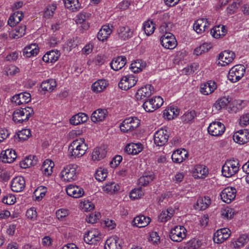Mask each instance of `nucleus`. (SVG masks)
Listing matches in <instances>:
<instances>
[{"instance_id":"nucleus-40","label":"nucleus","mask_w":249,"mask_h":249,"mask_svg":"<svg viewBox=\"0 0 249 249\" xmlns=\"http://www.w3.org/2000/svg\"><path fill=\"white\" fill-rule=\"evenodd\" d=\"M107 151L104 147H96L94 149L91 158L93 160H100L104 158L106 155Z\"/></svg>"},{"instance_id":"nucleus-4","label":"nucleus","mask_w":249,"mask_h":249,"mask_svg":"<svg viewBox=\"0 0 249 249\" xmlns=\"http://www.w3.org/2000/svg\"><path fill=\"white\" fill-rule=\"evenodd\" d=\"M34 114V110L30 107L16 109L13 114V120L17 124H21L27 121Z\"/></svg>"},{"instance_id":"nucleus-16","label":"nucleus","mask_w":249,"mask_h":249,"mask_svg":"<svg viewBox=\"0 0 249 249\" xmlns=\"http://www.w3.org/2000/svg\"><path fill=\"white\" fill-rule=\"evenodd\" d=\"M236 189L232 187H227L221 193V199L227 203H231L236 196Z\"/></svg>"},{"instance_id":"nucleus-32","label":"nucleus","mask_w":249,"mask_h":249,"mask_svg":"<svg viewBox=\"0 0 249 249\" xmlns=\"http://www.w3.org/2000/svg\"><path fill=\"white\" fill-rule=\"evenodd\" d=\"M107 115V111L106 109H98L91 114V120L94 122H102L105 120Z\"/></svg>"},{"instance_id":"nucleus-46","label":"nucleus","mask_w":249,"mask_h":249,"mask_svg":"<svg viewBox=\"0 0 249 249\" xmlns=\"http://www.w3.org/2000/svg\"><path fill=\"white\" fill-rule=\"evenodd\" d=\"M54 165V164L52 160L48 159L46 160L41 166V170L44 175H51L53 173V168Z\"/></svg>"},{"instance_id":"nucleus-9","label":"nucleus","mask_w":249,"mask_h":249,"mask_svg":"<svg viewBox=\"0 0 249 249\" xmlns=\"http://www.w3.org/2000/svg\"><path fill=\"white\" fill-rule=\"evenodd\" d=\"M187 231L181 226H177L172 229L169 234L170 239L174 242L182 241L186 236Z\"/></svg>"},{"instance_id":"nucleus-45","label":"nucleus","mask_w":249,"mask_h":249,"mask_svg":"<svg viewBox=\"0 0 249 249\" xmlns=\"http://www.w3.org/2000/svg\"><path fill=\"white\" fill-rule=\"evenodd\" d=\"M59 55L58 51H51L44 55L42 60L46 63H53L57 60Z\"/></svg>"},{"instance_id":"nucleus-6","label":"nucleus","mask_w":249,"mask_h":249,"mask_svg":"<svg viewBox=\"0 0 249 249\" xmlns=\"http://www.w3.org/2000/svg\"><path fill=\"white\" fill-rule=\"evenodd\" d=\"M163 103V100L160 96H155L145 100L142 107L146 112H151L160 107Z\"/></svg>"},{"instance_id":"nucleus-19","label":"nucleus","mask_w":249,"mask_h":249,"mask_svg":"<svg viewBox=\"0 0 249 249\" xmlns=\"http://www.w3.org/2000/svg\"><path fill=\"white\" fill-rule=\"evenodd\" d=\"M216 88V83L213 81L209 80L200 85L199 91L201 94L208 95L213 92Z\"/></svg>"},{"instance_id":"nucleus-11","label":"nucleus","mask_w":249,"mask_h":249,"mask_svg":"<svg viewBox=\"0 0 249 249\" xmlns=\"http://www.w3.org/2000/svg\"><path fill=\"white\" fill-rule=\"evenodd\" d=\"M161 45L166 49H173L177 45L175 36L171 33H166L162 35L160 38Z\"/></svg>"},{"instance_id":"nucleus-21","label":"nucleus","mask_w":249,"mask_h":249,"mask_svg":"<svg viewBox=\"0 0 249 249\" xmlns=\"http://www.w3.org/2000/svg\"><path fill=\"white\" fill-rule=\"evenodd\" d=\"M31 100V95L27 92H21L15 95L12 98V102L17 105L29 103Z\"/></svg>"},{"instance_id":"nucleus-58","label":"nucleus","mask_w":249,"mask_h":249,"mask_svg":"<svg viewBox=\"0 0 249 249\" xmlns=\"http://www.w3.org/2000/svg\"><path fill=\"white\" fill-rule=\"evenodd\" d=\"M234 212L231 208L227 207L223 209L221 211V215L222 217L226 219H231L234 215Z\"/></svg>"},{"instance_id":"nucleus-47","label":"nucleus","mask_w":249,"mask_h":249,"mask_svg":"<svg viewBox=\"0 0 249 249\" xmlns=\"http://www.w3.org/2000/svg\"><path fill=\"white\" fill-rule=\"evenodd\" d=\"M37 162V158L34 155H30L22 160L20 163V166L23 168H26L30 166H34Z\"/></svg>"},{"instance_id":"nucleus-55","label":"nucleus","mask_w":249,"mask_h":249,"mask_svg":"<svg viewBox=\"0 0 249 249\" xmlns=\"http://www.w3.org/2000/svg\"><path fill=\"white\" fill-rule=\"evenodd\" d=\"M47 192V188L42 186L38 187L34 193L36 200H41L45 195Z\"/></svg>"},{"instance_id":"nucleus-49","label":"nucleus","mask_w":249,"mask_h":249,"mask_svg":"<svg viewBox=\"0 0 249 249\" xmlns=\"http://www.w3.org/2000/svg\"><path fill=\"white\" fill-rule=\"evenodd\" d=\"M26 26L25 25L16 27L14 31L10 33V37L12 38H18L22 37L25 33Z\"/></svg>"},{"instance_id":"nucleus-43","label":"nucleus","mask_w":249,"mask_h":249,"mask_svg":"<svg viewBox=\"0 0 249 249\" xmlns=\"http://www.w3.org/2000/svg\"><path fill=\"white\" fill-rule=\"evenodd\" d=\"M174 213L175 211L172 208L162 211L158 217L159 220L161 222H166L171 219L174 215Z\"/></svg>"},{"instance_id":"nucleus-37","label":"nucleus","mask_w":249,"mask_h":249,"mask_svg":"<svg viewBox=\"0 0 249 249\" xmlns=\"http://www.w3.org/2000/svg\"><path fill=\"white\" fill-rule=\"evenodd\" d=\"M23 17V14L22 12L19 11L15 12L10 17L8 20V24L11 27L15 26L21 20Z\"/></svg>"},{"instance_id":"nucleus-17","label":"nucleus","mask_w":249,"mask_h":249,"mask_svg":"<svg viewBox=\"0 0 249 249\" xmlns=\"http://www.w3.org/2000/svg\"><path fill=\"white\" fill-rule=\"evenodd\" d=\"M234 57L235 54L233 52L225 51L218 55V60H219L218 64L222 66H225L231 63Z\"/></svg>"},{"instance_id":"nucleus-20","label":"nucleus","mask_w":249,"mask_h":249,"mask_svg":"<svg viewBox=\"0 0 249 249\" xmlns=\"http://www.w3.org/2000/svg\"><path fill=\"white\" fill-rule=\"evenodd\" d=\"M230 230L228 228L218 230L214 234L213 241L217 244L222 243L227 239L230 235Z\"/></svg>"},{"instance_id":"nucleus-8","label":"nucleus","mask_w":249,"mask_h":249,"mask_svg":"<svg viewBox=\"0 0 249 249\" xmlns=\"http://www.w3.org/2000/svg\"><path fill=\"white\" fill-rule=\"evenodd\" d=\"M140 124V120L136 117L126 118L120 125L121 131L127 132L133 131L137 128Z\"/></svg>"},{"instance_id":"nucleus-56","label":"nucleus","mask_w":249,"mask_h":249,"mask_svg":"<svg viewBox=\"0 0 249 249\" xmlns=\"http://www.w3.org/2000/svg\"><path fill=\"white\" fill-rule=\"evenodd\" d=\"M107 169L100 168L98 169L95 175V178L99 181L104 180L107 178Z\"/></svg>"},{"instance_id":"nucleus-3","label":"nucleus","mask_w":249,"mask_h":249,"mask_svg":"<svg viewBox=\"0 0 249 249\" xmlns=\"http://www.w3.org/2000/svg\"><path fill=\"white\" fill-rule=\"evenodd\" d=\"M239 162L237 160H227L222 168V175L230 178L235 175L239 170Z\"/></svg>"},{"instance_id":"nucleus-59","label":"nucleus","mask_w":249,"mask_h":249,"mask_svg":"<svg viewBox=\"0 0 249 249\" xmlns=\"http://www.w3.org/2000/svg\"><path fill=\"white\" fill-rule=\"evenodd\" d=\"M31 135L30 130L28 129H22L17 134L18 138L21 141L27 140Z\"/></svg>"},{"instance_id":"nucleus-39","label":"nucleus","mask_w":249,"mask_h":249,"mask_svg":"<svg viewBox=\"0 0 249 249\" xmlns=\"http://www.w3.org/2000/svg\"><path fill=\"white\" fill-rule=\"evenodd\" d=\"M56 83L54 79H50L43 81L40 86L42 90L51 92L56 87Z\"/></svg>"},{"instance_id":"nucleus-7","label":"nucleus","mask_w":249,"mask_h":249,"mask_svg":"<svg viewBox=\"0 0 249 249\" xmlns=\"http://www.w3.org/2000/svg\"><path fill=\"white\" fill-rule=\"evenodd\" d=\"M245 72V66L243 65H237L233 66L229 71L228 78L231 82L235 83L243 77Z\"/></svg>"},{"instance_id":"nucleus-12","label":"nucleus","mask_w":249,"mask_h":249,"mask_svg":"<svg viewBox=\"0 0 249 249\" xmlns=\"http://www.w3.org/2000/svg\"><path fill=\"white\" fill-rule=\"evenodd\" d=\"M101 239V234L96 229H91L85 234L84 241L90 245L96 244Z\"/></svg>"},{"instance_id":"nucleus-48","label":"nucleus","mask_w":249,"mask_h":249,"mask_svg":"<svg viewBox=\"0 0 249 249\" xmlns=\"http://www.w3.org/2000/svg\"><path fill=\"white\" fill-rule=\"evenodd\" d=\"M211 204V199L208 196L199 198L196 202V209L205 210Z\"/></svg>"},{"instance_id":"nucleus-35","label":"nucleus","mask_w":249,"mask_h":249,"mask_svg":"<svg viewBox=\"0 0 249 249\" xmlns=\"http://www.w3.org/2000/svg\"><path fill=\"white\" fill-rule=\"evenodd\" d=\"M88 119V115L84 113H80L73 115L70 120L71 124L76 125L86 122Z\"/></svg>"},{"instance_id":"nucleus-1","label":"nucleus","mask_w":249,"mask_h":249,"mask_svg":"<svg viewBox=\"0 0 249 249\" xmlns=\"http://www.w3.org/2000/svg\"><path fill=\"white\" fill-rule=\"evenodd\" d=\"M88 149V146L85 142L84 138L74 140L69 146V155L73 158H80L83 156Z\"/></svg>"},{"instance_id":"nucleus-64","label":"nucleus","mask_w":249,"mask_h":249,"mask_svg":"<svg viewBox=\"0 0 249 249\" xmlns=\"http://www.w3.org/2000/svg\"><path fill=\"white\" fill-rule=\"evenodd\" d=\"M100 217V213H91L87 216L86 221L89 223H94L97 219Z\"/></svg>"},{"instance_id":"nucleus-33","label":"nucleus","mask_w":249,"mask_h":249,"mask_svg":"<svg viewBox=\"0 0 249 249\" xmlns=\"http://www.w3.org/2000/svg\"><path fill=\"white\" fill-rule=\"evenodd\" d=\"M38 51L37 46L36 44H32L24 48L23 55L26 57H31L36 55Z\"/></svg>"},{"instance_id":"nucleus-51","label":"nucleus","mask_w":249,"mask_h":249,"mask_svg":"<svg viewBox=\"0 0 249 249\" xmlns=\"http://www.w3.org/2000/svg\"><path fill=\"white\" fill-rule=\"evenodd\" d=\"M120 187L119 185L114 182L108 183L103 187V190L104 192L110 194L115 193L118 191Z\"/></svg>"},{"instance_id":"nucleus-28","label":"nucleus","mask_w":249,"mask_h":249,"mask_svg":"<svg viewBox=\"0 0 249 249\" xmlns=\"http://www.w3.org/2000/svg\"><path fill=\"white\" fill-rule=\"evenodd\" d=\"M143 146L141 143H130L126 145L124 150L128 154L137 155L141 152Z\"/></svg>"},{"instance_id":"nucleus-44","label":"nucleus","mask_w":249,"mask_h":249,"mask_svg":"<svg viewBox=\"0 0 249 249\" xmlns=\"http://www.w3.org/2000/svg\"><path fill=\"white\" fill-rule=\"evenodd\" d=\"M65 6L71 12H77L81 8L78 0H63Z\"/></svg>"},{"instance_id":"nucleus-42","label":"nucleus","mask_w":249,"mask_h":249,"mask_svg":"<svg viewBox=\"0 0 249 249\" xmlns=\"http://www.w3.org/2000/svg\"><path fill=\"white\" fill-rule=\"evenodd\" d=\"M154 175L152 173H144L138 179V183L141 186H146L154 179Z\"/></svg>"},{"instance_id":"nucleus-34","label":"nucleus","mask_w":249,"mask_h":249,"mask_svg":"<svg viewBox=\"0 0 249 249\" xmlns=\"http://www.w3.org/2000/svg\"><path fill=\"white\" fill-rule=\"evenodd\" d=\"M150 222V218L143 215L136 216L133 221L134 226H136L139 228H142L146 226Z\"/></svg>"},{"instance_id":"nucleus-38","label":"nucleus","mask_w":249,"mask_h":249,"mask_svg":"<svg viewBox=\"0 0 249 249\" xmlns=\"http://www.w3.org/2000/svg\"><path fill=\"white\" fill-rule=\"evenodd\" d=\"M107 85V82L106 80L99 79L92 84L91 89L94 92L98 93L103 91Z\"/></svg>"},{"instance_id":"nucleus-2","label":"nucleus","mask_w":249,"mask_h":249,"mask_svg":"<svg viewBox=\"0 0 249 249\" xmlns=\"http://www.w3.org/2000/svg\"><path fill=\"white\" fill-rule=\"evenodd\" d=\"M78 166L75 164L66 165L61 172V178L65 181L71 182L77 178Z\"/></svg>"},{"instance_id":"nucleus-62","label":"nucleus","mask_w":249,"mask_h":249,"mask_svg":"<svg viewBox=\"0 0 249 249\" xmlns=\"http://www.w3.org/2000/svg\"><path fill=\"white\" fill-rule=\"evenodd\" d=\"M27 217L33 221H35L37 219V213L35 208L32 207L28 209L26 213Z\"/></svg>"},{"instance_id":"nucleus-24","label":"nucleus","mask_w":249,"mask_h":249,"mask_svg":"<svg viewBox=\"0 0 249 249\" xmlns=\"http://www.w3.org/2000/svg\"><path fill=\"white\" fill-rule=\"evenodd\" d=\"M188 152L184 149H177L172 155L173 162L179 163L188 158Z\"/></svg>"},{"instance_id":"nucleus-5","label":"nucleus","mask_w":249,"mask_h":249,"mask_svg":"<svg viewBox=\"0 0 249 249\" xmlns=\"http://www.w3.org/2000/svg\"><path fill=\"white\" fill-rule=\"evenodd\" d=\"M157 22L160 25V32L163 34L170 33L173 28V23L170 21V16L168 13H164L160 16Z\"/></svg>"},{"instance_id":"nucleus-23","label":"nucleus","mask_w":249,"mask_h":249,"mask_svg":"<svg viewBox=\"0 0 249 249\" xmlns=\"http://www.w3.org/2000/svg\"><path fill=\"white\" fill-rule=\"evenodd\" d=\"M121 240L117 236L108 238L106 242L105 249H121Z\"/></svg>"},{"instance_id":"nucleus-54","label":"nucleus","mask_w":249,"mask_h":249,"mask_svg":"<svg viewBox=\"0 0 249 249\" xmlns=\"http://www.w3.org/2000/svg\"><path fill=\"white\" fill-rule=\"evenodd\" d=\"M211 48L212 45L210 43H204L198 47L196 48L195 49L194 53L196 55H199L207 52Z\"/></svg>"},{"instance_id":"nucleus-50","label":"nucleus","mask_w":249,"mask_h":249,"mask_svg":"<svg viewBox=\"0 0 249 249\" xmlns=\"http://www.w3.org/2000/svg\"><path fill=\"white\" fill-rule=\"evenodd\" d=\"M249 237L246 234L241 235L236 241L232 243V247L235 249H240L248 242Z\"/></svg>"},{"instance_id":"nucleus-18","label":"nucleus","mask_w":249,"mask_h":249,"mask_svg":"<svg viewBox=\"0 0 249 249\" xmlns=\"http://www.w3.org/2000/svg\"><path fill=\"white\" fill-rule=\"evenodd\" d=\"M25 187V181L21 176L16 177L14 178L11 182L12 190L15 192H22Z\"/></svg>"},{"instance_id":"nucleus-15","label":"nucleus","mask_w":249,"mask_h":249,"mask_svg":"<svg viewBox=\"0 0 249 249\" xmlns=\"http://www.w3.org/2000/svg\"><path fill=\"white\" fill-rule=\"evenodd\" d=\"M154 93V88L151 85H146L138 89L136 98L138 100H143L149 97Z\"/></svg>"},{"instance_id":"nucleus-52","label":"nucleus","mask_w":249,"mask_h":249,"mask_svg":"<svg viewBox=\"0 0 249 249\" xmlns=\"http://www.w3.org/2000/svg\"><path fill=\"white\" fill-rule=\"evenodd\" d=\"M155 27L152 21L148 20L143 24V29L147 36L152 35L155 31Z\"/></svg>"},{"instance_id":"nucleus-60","label":"nucleus","mask_w":249,"mask_h":249,"mask_svg":"<svg viewBox=\"0 0 249 249\" xmlns=\"http://www.w3.org/2000/svg\"><path fill=\"white\" fill-rule=\"evenodd\" d=\"M56 8V6L55 4L49 5L46 9L44 13V16L46 18H50L53 16L54 11Z\"/></svg>"},{"instance_id":"nucleus-10","label":"nucleus","mask_w":249,"mask_h":249,"mask_svg":"<svg viewBox=\"0 0 249 249\" xmlns=\"http://www.w3.org/2000/svg\"><path fill=\"white\" fill-rule=\"evenodd\" d=\"M169 136V132L166 129L160 128L154 134V142L157 146H162L167 142Z\"/></svg>"},{"instance_id":"nucleus-57","label":"nucleus","mask_w":249,"mask_h":249,"mask_svg":"<svg viewBox=\"0 0 249 249\" xmlns=\"http://www.w3.org/2000/svg\"><path fill=\"white\" fill-rule=\"evenodd\" d=\"M144 195V193L141 188L132 190L129 194L131 199H136L141 198Z\"/></svg>"},{"instance_id":"nucleus-63","label":"nucleus","mask_w":249,"mask_h":249,"mask_svg":"<svg viewBox=\"0 0 249 249\" xmlns=\"http://www.w3.org/2000/svg\"><path fill=\"white\" fill-rule=\"evenodd\" d=\"M16 197L13 195L7 194L3 196L2 201L3 203L12 205L16 202Z\"/></svg>"},{"instance_id":"nucleus-29","label":"nucleus","mask_w":249,"mask_h":249,"mask_svg":"<svg viewBox=\"0 0 249 249\" xmlns=\"http://www.w3.org/2000/svg\"><path fill=\"white\" fill-rule=\"evenodd\" d=\"M208 174V169L206 166L201 165H196L193 171V176L195 178H203Z\"/></svg>"},{"instance_id":"nucleus-31","label":"nucleus","mask_w":249,"mask_h":249,"mask_svg":"<svg viewBox=\"0 0 249 249\" xmlns=\"http://www.w3.org/2000/svg\"><path fill=\"white\" fill-rule=\"evenodd\" d=\"M111 33L112 29L109 27V25H104L99 31L97 37L100 41L104 42L107 40Z\"/></svg>"},{"instance_id":"nucleus-61","label":"nucleus","mask_w":249,"mask_h":249,"mask_svg":"<svg viewBox=\"0 0 249 249\" xmlns=\"http://www.w3.org/2000/svg\"><path fill=\"white\" fill-rule=\"evenodd\" d=\"M195 116V112L194 111L186 112L181 116V120L185 123H188L194 119Z\"/></svg>"},{"instance_id":"nucleus-41","label":"nucleus","mask_w":249,"mask_h":249,"mask_svg":"<svg viewBox=\"0 0 249 249\" xmlns=\"http://www.w3.org/2000/svg\"><path fill=\"white\" fill-rule=\"evenodd\" d=\"M227 33V30L224 25H219L213 27L211 31L213 37L218 38L224 36Z\"/></svg>"},{"instance_id":"nucleus-53","label":"nucleus","mask_w":249,"mask_h":249,"mask_svg":"<svg viewBox=\"0 0 249 249\" xmlns=\"http://www.w3.org/2000/svg\"><path fill=\"white\" fill-rule=\"evenodd\" d=\"M145 65L141 60H137L131 63L130 68L132 71L136 73L142 71Z\"/></svg>"},{"instance_id":"nucleus-13","label":"nucleus","mask_w":249,"mask_h":249,"mask_svg":"<svg viewBox=\"0 0 249 249\" xmlns=\"http://www.w3.org/2000/svg\"><path fill=\"white\" fill-rule=\"evenodd\" d=\"M225 131V125L220 122H213L208 128L209 133L212 136L215 137L221 136Z\"/></svg>"},{"instance_id":"nucleus-22","label":"nucleus","mask_w":249,"mask_h":249,"mask_svg":"<svg viewBox=\"0 0 249 249\" xmlns=\"http://www.w3.org/2000/svg\"><path fill=\"white\" fill-rule=\"evenodd\" d=\"M68 195L74 198H79L82 196L84 194L82 188L73 185H69L66 189Z\"/></svg>"},{"instance_id":"nucleus-36","label":"nucleus","mask_w":249,"mask_h":249,"mask_svg":"<svg viewBox=\"0 0 249 249\" xmlns=\"http://www.w3.org/2000/svg\"><path fill=\"white\" fill-rule=\"evenodd\" d=\"M230 100L229 97L224 96L218 99L213 105V107L216 111H220L225 108L230 103Z\"/></svg>"},{"instance_id":"nucleus-27","label":"nucleus","mask_w":249,"mask_h":249,"mask_svg":"<svg viewBox=\"0 0 249 249\" xmlns=\"http://www.w3.org/2000/svg\"><path fill=\"white\" fill-rule=\"evenodd\" d=\"M2 162L5 163H12L17 158L16 152L11 149H8L1 153Z\"/></svg>"},{"instance_id":"nucleus-26","label":"nucleus","mask_w":249,"mask_h":249,"mask_svg":"<svg viewBox=\"0 0 249 249\" xmlns=\"http://www.w3.org/2000/svg\"><path fill=\"white\" fill-rule=\"evenodd\" d=\"M210 25L206 18H200L195 21L194 24V30L198 34L204 32Z\"/></svg>"},{"instance_id":"nucleus-14","label":"nucleus","mask_w":249,"mask_h":249,"mask_svg":"<svg viewBox=\"0 0 249 249\" xmlns=\"http://www.w3.org/2000/svg\"><path fill=\"white\" fill-rule=\"evenodd\" d=\"M137 81L133 75L124 76L118 84L119 87L122 89L126 90L135 85Z\"/></svg>"},{"instance_id":"nucleus-25","label":"nucleus","mask_w":249,"mask_h":249,"mask_svg":"<svg viewBox=\"0 0 249 249\" xmlns=\"http://www.w3.org/2000/svg\"><path fill=\"white\" fill-rule=\"evenodd\" d=\"M118 37L123 40L131 38L133 35V31L128 26H120L117 29Z\"/></svg>"},{"instance_id":"nucleus-30","label":"nucleus","mask_w":249,"mask_h":249,"mask_svg":"<svg viewBox=\"0 0 249 249\" xmlns=\"http://www.w3.org/2000/svg\"><path fill=\"white\" fill-rule=\"evenodd\" d=\"M126 62V58L124 56H120L113 58L110 64L111 69L117 71L123 68Z\"/></svg>"}]
</instances>
